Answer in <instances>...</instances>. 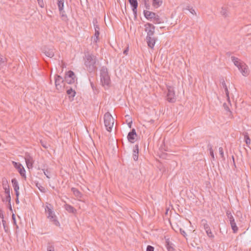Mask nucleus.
Instances as JSON below:
<instances>
[{
	"mask_svg": "<svg viewBox=\"0 0 251 251\" xmlns=\"http://www.w3.org/2000/svg\"><path fill=\"white\" fill-rule=\"evenodd\" d=\"M99 35H100V31H98L96 30V31L95 32V34L94 37L92 38H93V42L94 43H97L99 39Z\"/></svg>",
	"mask_w": 251,
	"mask_h": 251,
	"instance_id": "27",
	"label": "nucleus"
},
{
	"mask_svg": "<svg viewBox=\"0 0 251 251\" xmlns=\"http://www.w3.org/2000/svg\"><path fill=\"white\" fill-rule=\"evenodd\" d=\"M47 251H54V247L53 245H49L47 247Z\"/></svg>",
	"mask_w": 251,
	"mask_h": 251,
	"instance_id": "41",
	"label": "nucleus"
},
{
	"mask_svg": "<svg viewBox=\"0 0 251 251\" xmlns=\"http://www.w3.org/2000/svg\"><path fill=\"white\" fill-rule=\"evenodd\" d=\"M144 14L145 17L148 20L153 19L155 17V15H156L154 12L148 10H144Z\"/></svg>",
	"mask_w": 251,
	"mask_h": 251,
	"instance_id": "19",
	"label": "nucleus"
},
{
	"mask_svg": "<svg viewBox=\"0 0 251 251\" xmlns=\"http://www.w3.org/2000/svg\"><path fill=\"white\" fill-rule=\"evenodd\" d=\"M38 3L39 5L41 7L43 8L44 7V3L43 2V0H37Z\"/></svg>",
	"mask_w": 251,
	"mask_h": 251,
	"instance_id": "42",
	"label": "nucleus"
},
{
	"mask_svg": "<svg viewBox=\"0 0 251 251\" xmlns=\"http://www.w3.org/2000/svg\"><path fill=\"white\" fill-rule=\"evenodd\" d=\"M231 59L234 65L238 68L243 75L247 76L249 75L250 70L249 68L244 62L235 56H231Z\"/></svg>",
	"mask_w": 251,
	"mask_h": 251,
	"instance_id": "1",
	"label": "nucleus"
},
{
	"mask_svg": "<svg viewBox=\"0 0 251 251\" xmlns=\"http://www.w3.org/2000/svg\"><path fill=\"white\" fill-rule=\"evenodd\" d=\"M65 209L69 212L71 213H75L76 212V209L70 204H66L64 205Z\"/></svg>",
	"mask_w": 251,
	"mask_h": 251,
	"instance_id": "21",
	"label": "nucleus"
},
{
	"mask_svg": "<svg viewBox=\"0 0 251 251\" xmlns=\"http://www.w3.org/2000/svg\"><path fill=\"white\" fill-rule=\"evenodd\" d=\"M220 83H221L223 87L225 89L226 88H227L226 84V82H225V81L224 80V79L223 78H221L220 79Z\"/></svg>",
	"mask_w": 251,
	"mask_h": 251,
	"instance_id": "36",
	"label": "nucleus"
},
{
	"mask_svg": "<svg viewBox=\"0 0 251 251\" xmlns=\"http://www.w3.org/2000/svg\"><path fill=\"white\" fill-rule=\"evenodd\" d=\"M6 62V58L2 57L0 56V64H4Z\"/></svg>",
	"mask_w": 251,
	"mask_h": 251,
	"instance_id": "39",
	"label": "nucleus"
},
{
	"mask_svg": "<svg viewBox=\"0 0 251 251\" xmlns=\"http://www.w3.org/2000/svg\"><path fill=\"white\" fill-rule=\"evenodd\" d=\"M93 23H94V28H95V31H96V29H97V30L99 31L100 27H99V25H97V20H94L93 21Z\"/></svg>",
	"mask_w": 251,
	"mask_h": 251,
	"instance_id": "34",
	"label": "nucleus"
},
{
	"mask_svg": "<svg viewBox=\"0 0 251 251\" xmlns=\"http://www.w3.org/2000/svg\"><path fill=\"white\" fill-rule=\"evenodd\" d=\"M64 80L65 83H67V84H74V85H75V82L77 81V79L75 73L72 71H69L66 73Z\"/></svg>",
	"mask_w": 251,
	"mask_h": 251,
	"instance_id": "7",
	"label": "nucleus"
},
{
	"mask_svg": "<svg viewBox=\"0 0 251 251\" xmlns=\"http://www.w3.org/2000/svg\"><path fill=\"white\" fill-rule=\"evenodd\" d=\"M166 247L168 251H174V249L173 248V244L170 242L169 239H166Z\"/></svg>",
	"mask_w": 251,
	"mask_h": 251,
	"instance_id": "22",
	"label": "nucleus"
},
{
	"mask_svg": "<svg viewBox=\"0 0 251 251\" xmlns=\"http://www.w3.org/2000/svg\"><path fill=\"white\" fill-rule=\"evenodd\" d=\"M162 3L161 0H152V5L155 7H158Z\"/></svg>",
	"mask_w": 251,
	"mask_h": 251,
	"instance_id": "28",
	"label": "nucleus"
},
{
	"mask_svg": "<svg viewBox=\"0 0 251 251\" xmlns=\"http://www.w3.org/2000/svg\"><path fill=\"white\" fill-rule=\"evenodd\" d=\"M75 85H74L73 87H71L70 88L66 86L65 88L67 89L66 93L67 95H69L70 99L71 98H72L73 99V98L75 96L76 93L75 89Z\"/></svg>",
	"mask_w": 251,
	"mask_h": 251,
	"instance_id": "17",
	"label": "nucleus"
},
{
	"mask_svg": "<svg viewBox=\"0 0 251 251\" xmlns=\"http://www.w3.org/2000/svg\"><path fill=\"white\" fill-rule=\"evenodd\" d=\"M145 30L147 33L146 37L153 36L154 33L155 26L150 23H147L145 25Z\"/></svg>",
	"mask_w": 251,
	"mask_h": 251,
	"instance_id": "9",
	"label": "nucleus"
},
{
	"mask_svg": "<svg viewBox=\"0 0 251 251\" xmlns=\"http://www.w3.org/2000/svg\"><path fill=\"white\" fill-rule=\"evenodd\" d=\"M202 224L203 225L204 228L206 232L207 235L209 237H214V235H213L210 228L208 225L207 223L206 220L203 219L201 220Z\"/></svg>",
	"mask_w": 251,
	"mask_h": 251,
	"instance_id": "13",
	"label": "nucleus"
},
{
	"mask_svg": "<svg viewBox=\"0 0 251 251\" xmlns=\"http://www.w3.org/2000/svg\"><path fill=\"white\" fill-rule=\"evenodd\" d=\"M226 215L230 222L232 221V220H234V219L230 211H227L226 212Z\"/></svg>",
	"mask_w": 251,
	"mask_h": 251,
	"instance_id": "32",
	"label": "nucleus"
},
{
	"mask_svg": "<svg viewBox=\"0 0 251 251\" xmlns=\"http://www.w3.org/2000/svg\"><path fill=\"white\" fill-rule=\"evenodd\" d=\"M220 154L222 157H224V151L222 147H220L219 149Z\"/></svg>",
	"mask_w": 251,
	"mask_h": 251,
	"instance_id": "45",
	"label": "nucleus"
},
{
	"mask_svg": "<svg viewBox=\"0 0 251 251\" xmlns=\"http://www.w3.org/2000/svg\"><path fill=\"white\" fill-rule=\"evenodd\" d=\"M208 148L210 151V154L211 156V157L214 159V152L213 150L212 149V145L210 144H209L208 145Z\"/></svg>",
	"mask_w": 251,
	"mask_h": 251,
	"instance_id": "30",
	"label": "nucleus"
},
{
	"mask_svg": "<svg viewBox=\"0 0 251 251\" xmlns=\"http://www.w3.org/2000/svg\"><path fill=\"white\" fill-rule=\"evenodd\" d=\"M12 220H13V224L14 225H15L16 226V228H18V225H17V223H16L15 215L14 214H12Z\"/></svg>",
	"mask_w": 251,
	"mask_h": 251,
	"instance_id": "38",
	"label": "nucleus"
},
{
	"mask_svg": "<svg viewBox=\"0 0 251 251\" xmlns=\"http://www.w3.org/2000/svg\"><path fill=\"white\" fill-rule=\"evenodd\" d=\"M5 201H8V203H10V202H11L10 194H8V195H7L6 198H5Z\"/></svg>",
	"mask_w": 251,
	"mask_h": 251,
	"instance_id": "43",
	"label": "nucleus"
},
{
	"mask_svg": "<svg viewBox=\"0 0 251 251\" xmlns=\"http://www.w3.org/2000/svg\"><path fill=\"white\" fill-rule=\"evenodd\" d=\"M232 159H233V160H234V157H233V156H232ZM233 162H234V160H233Z\"/></svg>",
	"mask_w": 251,
	"mask_h": 251,
	"instance_id": "58",
	"label": "nucleus"
},
{
	"mask_svg": "<svg viewBox=\"0 0 251 251\" xmlns=\"http://www.w3.org/2000/svg\"><path fill=\"white\" fill-rule=\"evenodd\" d=\"M43 52L48 57L52 58L54 55V49L53 48L45 47L43 50Z\"/></svg>",
	"mask_w": 251,
	"mask_h": 251,
	"instance_id": "14",
	"label": "nucleus"
},
{
	"mask_svg": "<svg viewBox=\"0 0 251 251\" xmlns=\"http://www.w3.org/2000/svg\"><path fill=\"white\" fill-rule=\"evenodd\" d=\"M139 147L138 145H136L133 151V158L135 161H137L138 158Z\"/></svg>",
	"mask_w": 251,
	"mask_h": 251,
	"instance_id": "20",
	"label": "nucleus"
},
{
	"mask_svg": "<svg viewBox=\"0 0 251 251\" xmlns=\"http://www.w3.org/2000/svg\"><path fill=\"white\" fill-rule=\"evenodd\" d=\"M25 159L26 162L27 167L28 169L32 168L33 167V164L34 160L32 157L28 153H25Z\"/></svg>",
	"mask_w": 251,
	"mask_h": 251,
	"instance_id": "12",
	"label": "nucleus"
},
{
	"mask_svg": "<svg viewBox=\"0 0 251 251\" xmlns=\"http://www.w3.org/2000/svg\"><path fill=\"white\" fill-rule=\"evenodd\" d=\"M72 191L73 192V194L75 195V196L77 197V198L81 197V193L76 188L74 187L72 188Z\"/></svg>",
	"mask_w": 251,
	"mask_h": 251,
	"instance_id": "26",
	"label": "nucleus"
},
{
	"mask_svg": "<svg viewBox=\"0 0 251 251\" xmlns=\"http://www.w3.org/2000/svg\"><path fill=\"white\" fill-rule=\"evenodd\" d=\"M7 180L5 181V183L4 182V181L3 180H2V185H3V186H7L8 185H7Z\"/></svg>",
	"mask_w": 251,
	"mask_h": 251,
	"instance_id": "52",
	"label": "nucleus"
},
{
	"mask_svg": "<svg viewBox=\"0 0 251 251\" xmlns=\"http://www.w3.org/2000/svg\"><path fill=\"white\" fill-rule=\"evenodd\" d=\"M146 41L148 46L152 49L154 47V44L156 42V39L153 36L146 37Z\"/></svg>",
	"mask_w": 251,
	"mask_h": 251,
	"instance_id": "18",
	"label": "nucleus"
},
{
	"mask_svg": "<svg viewBox=\"0 0 251 251\" xmlns=\"http://www.w3.org/2000/svg\"><path fill=\"white\" fill-rule=\"evenodd\" d=\"M100 82L105 88H108L111 84L110 76L106 68L102 67L100 72Z\"/></svg>",
	"mask_w": 251,
	"mask_h": 251,
	"instance_id": "3",
	"label": "nucleus"
},
{
	"mask_svg": "<svg viewBox=\"0 0 251 251\" xmlns=\"http://www.w3.org/2000/svg\"><path fill=\"white\" fill-rule=\"evenodd\" d=\"M55 85L56 90L59 92H62L66 87L64 80L63 79L62 77L59 75H55Z\"/></svg>",
	"mask_w": 251,
	"mask_h": 251,
	"instance_id": "6",
	"label": "nucleus"
},
{
	"mask_svg": "<svg viewBox=\"0 0 251 251\" xmlns=\"http://www.w3.org/2000/svg\"><path fill=\"white\" fill-rule=\"evenodd\" d=\"M14 191L19 190V186L18 182L16 178H13L11 180Z\"/></svg>",
	"mask_w": 251,
	"mask_h": 251,
	"instance_id": "24",
	"label": "nucleus"
},
{
	"mask_svg": "<svg viewBox=\"0 0 251 251\" xmlns=\"http://www.w3.org/2000/svg\"><path fill=\"white\" fill-rule=\"evenodd\" d=\"M15 191V194H16V198H19V190H16V191Z\"/></svg>",
	"mask_w": 251,
	"mask_h": 251,
	"instance_id": "51",
	"label": "nucleus"
},
{
	"mask_svg": "<svg viewBox=\"0 0 251 251\" xmlns=\"http://www.w3.org/2000/svg\"><path fill=\"white\" fill-rule=\"evenodd\" d=\"M128 51V48H126V50H125L124 51L123 53L125 55H127V52Z\"/></svg>",
	"mask_w": 251,
	"mask_h": 251,
	"instance_id": "50",
	"label": "nucleus"
},
{
	"mask_svg": "<svg viewBox=\"0 0 251 251\" xmlns=\"http://www.w3.org/2000/svg\"><path fill=\"white\" fill-rule=\"evenodd\" d=\"M225 91L226 97H227V99L229 100V92H228L227 88H226L225 89Z\"/></svg>",
	"mask_w": 251,
	"mask_h": 251,
	"instance_id": "44",
	"label": "nucleus"
},
{
	"mask_svg": "<svg viewBox=\"0 0 251 251\" xmlns=\"http://www.w3.org/2000/svg\"><path fill=\"white\" fill-rule=\"evenodd\" d=\"M12 164L14 167L17 169L18 172L22 177H25V168L20 163L12 161Z\"/></svg>",
	"mask_w": 251,
	"mask_h": 251,
	"instance_id": "11",
	"label": "nucleus"
},
{
	"mask_svg": "<svg viewBox=\"0 0 251 251\" xmlns=\"http://www.w3.org/2000/svg\"><path fill=\"white\" fill-rule=\"evenodd\" d=\"M146 251H154V248L151 246H148Z\"/></svg>",
	"mask_w": 251,
	"mask_h": 251,
	"instance_id": "46",
	"label": "nucleus"
},
{
	"mask_svg": "<svg viewBox=\"0 0 251 251\" xmlns=\"http://www.w3.org/2000/svg\"><path fill=\"white\" fill-rule=\"evenodd\" d=\"M168 92L167 94V100L169 102H175L176 100V97L174 87L172 86L167 87Z\"/></svg>",
	"mask_w": 251,
	"mask_h": 251,
	"instance_id": "8",
	"label": "nucleus"
},
{
	"mask_svg": "<svg viewBox=\"0 0 251 251\" xmlns=\"http://www.w3.org/2000/svg\"><path fill=\"white\" fill-rule=\"evenodd\" d=\"M245 141L247 145H249L251 143V140L248 135L245 136Z\"/></svg>",
	"mask_w": 251,
	"mask_h": 251,
	"instance_id": "35",
	"label": "nucleus"
},
{
	"mask_svg": "<svg viewBox=\"0 0 251 251\" xmlns=\"http://www.w3.org/2000/svg\"><path fill=\"white\" fill-rule=\"evenodd\" d=\"M1 216L3 218V215H2L1 216H0L1 217Z\"/></svg>",
	"mask_w": 251,
	"mask_h": 251,
	"instance_id": "59",
	"label": "nucleus"
},
{
	"mask_svg": "<svg viewBox=\"0 0 251 251\" xmlns=\"http://www.w3.org/2000/svg\"><path fill=\"white\" fill-rule=\"evenodd\" d=\"M180 232L184 237H186V236H187V234L186 233L185 231L181 228H180Z\"/></svg>",
	"mask_w": 251,
	"mask_h": 251,
	"instance_id": "47",
	"label": "nucleus"
},
{
	"mask_svg": "<svg viewBox=\"0 0 251 251\" xmlns=\"http://www.w3.org/2000/svg\"><path fill=\"white\" fill-rule=\"evenodd\" d=\"M142 0L143 1L146 8L148 9L150 6V4H149L150 0Z\"/></svg>",
	"mask_w": 251,
	"mask_h": 251,
	"instance_id": "40",
	"label": "nucleus"
},
{
	"mask_svg": "<svg viewBox=\"0 0 251 251\" xmlns=\"http://www.w3.org/2000/svg\"><path fill=\"white\" fill-rule=\"evenodd\" d=\"M104 126L106 130L111 132L114 124V119L108 112L105 113L103 117Z\"/></svg>",
	"mask_w": 251,
	"mask_h": 251,
	"instance_id": "4",
	"label": "nucleus"
},
{
	"mask_svg": "<svg viewBox=\"0 0 251 251\" xmlns=\"http://www.w3.org/2000/svg\"><path fill=\"white\" fill-rule=\"evenodd\" d=\"M132 123V121H131L130 122H129V123L128 124V126H129L130 128H131Z\"/></svg>",
	"mask_w": 251,
	"mask_h": 251,
	"instance_id": "57",
	"label": "nucleus"
},
{
	"mask_svg": "<svg viewBox=\"0 0 251 251\" xmlns=\"http://www.w3.org/2000/svg\"><path fill=\"white\" fill-rule=\"evenodd\" d=\"M41 145L42 146L45 148V149H47L48 148V146L47 145V144L46 143H45L43 141H41Z\"/></svg>",
	"mask_w": 251,
	"mask_h": 251,
	"instance_id": "49",
	"label": "nucleus"
},
{
	"mask_svg": "<svg viewBox=\"0 0 251 251\" xmlns=\"http://www.w3.org/2000/svg\"><path fill=\"white\" fill-rule=\"evenodd\" d=\"M2 223L3 226V228L4 229V231L6 232H8L9 230L8 226L6 225V221L4 220H2Z\"/></svg>",
	"mask_w": 251,
	"mask_h": 251,
	"instance_id": "31",
	"label": "nucleus"
},
{
	"mask_svg": "<svg viewBox=\"0 0 251 251\" xmlns=\"http://www.w3.org/2000/svg\"><path fill=\"white\" fill-rule=\"evenodd\" d=\"M153 23L154 24H159L161 23V20L159 16L157 15H155V17L153 19Z\"/></svg>",
	"mask_w": 251,
	"mask_h": 251,
	"instance_id": "29",
	"label": "nucleus"
},
{
	"mask_svg": "<svg viewBox=\"0 0 251 251\" xmlns=\"http://www.w3.org/2000/svg\"><path fill=\"white\" fill-rule=\"evenodd\" d=\"M15 201H16V203L17 204H19V198H16Z\"/></svg>",
	"mask_w": 251,
	"mask_h": 251,
	"instance_id": "55",
	"label": "nucleus"
},
{
	"mask_svg": "<svg viewBox=\"0 0 251 251\" xmlns=\"http://www.w3.org/2000/svg\"><path fill=\"white\" fill-rule=\"evenodd\" d=\"M137 134L134 128H133L127 135V139L130 143H133L135 141Z\"/></svg>",
	"mask_w": 251,
	"mask_h": 251,
	"instance_id": "16",
	"label": "nucleus"
},
{
	"mask_svg": "<svg viewBox=\"0 0 251 251\" xmlns=\"http://www.w3.org/2000/svg\"><path fill=\"white\" fill-rule=\"evenodd\" d=\"M45 211L48 218L53 222L55 225L57 226L59 224V222L56 219V217L52 210L51 204H48L46 206Z\"/></svg>",
	"mask_w": 251,
	"mask_h": 251,
	"instance_id": "5",
	"label": "nucleus"
},
{
	"mask_svg": "<svg viewBox=\"0 0 251 251\" xmlns=\"http://www.w3.org/2000/svg\"><path fill=\"white\" fill-rule=\"evenodd\" d=\"M191 7L190 6H187L185 8V9L189 11V9H191Z\"/></svg>",
	"mask_w": 251,
	"mask_h": 251,
	"instance_id": "56",
	"label": "nucleus"
},
{
	"mask_svg": "<svg viewBox=\"0 0 251 251\" xmlns=\"http://www.w3.org/2000/svg\"><path fill=\"white\" fill-rule=\"evenodd\" d=\"M230 224L233 233H236L238 230V228L236 226L235 220H232V221H230Z\"/></svg>",
	"mask_w": 251,
	"mask_h": 251,
	"instance_id": "23",
	"label": "nucleus"
},
{
	"mask_svg": "<svg viewBox=\"0 0 251 251\" xmlns=\"http://www.w3.org/2000/svg\"><path fill=\"white\" fill-rule=\"evenodd\" d=\"M221 14L224 17H227L228 15V11L227 10V8L223 7L221 8V10L220 11Z\"/></svg>",
	"mask_w": 251,
	"mask_h": 251,
	"instance_id": "25",
	"label": "nucleus"
},
{
	"mask_svg": "<svg viewBox=\"0 0 251 251\" xmlns=\"http://www.w3.org/2000/svg\"><path fill=\"white\" fill-rule=\"evenodd\" d=\"M39 190L41 191V192H45V188L43 187H41V188H39Z\"/></svg>",
	"mask_w": 251,
	"mask_h": 251,
	"instance_id": "54",
	"label": "nucleus"
},
{
	"mask_svg": "<svg viewBox=\"0 0 251 251\" xmlns=\"http://www.w3.org/2000/svg\"><path fill=\"white\" fill-rule=\"evenodd\" d=\"M189 12L193 15H196V13L195 10L192 7L189 9Z\"/></svg>",
	"mask_w": 251,
	"mask_h": 251,
	"instance_id": "48",
	"label": "nucleus"
},
{
	"mask_svg": "<svg viewBox=\"0 0 251 251\" xmlns=\"http://www.w3.org/2000/svg\"><path fill=\"white\" fill-rule=\"evenodd\" d=\"M43 171L44 175L47 176V178H50V171L48 169L43 170Z\"/></svg>",
	"mask_w": 251,
	"mask_h": 251,
	"instance_id": "33",
	"label": "nucleus"
},
{
	"mask_svg": "<svg viewBox=\"0 0 251 251\" xmlns=\"http://www.w3.org/2000/svg\"><path fill=\"white\" fill-rule=\"evenodd\" d=\"M85 65L87 70L89 72L95 71L97 69L96 57L92 54H88L86 55L85 60Z\"/></svg>",
	"mask_w": 251,
	"mask_h": 251,
	"instance_id": "2",
	"label": "nucleus"
},
{
	"mask_svg": "<svg viewBox=\"0 0 251 251\" xmlns=\"http://www.w3.org/2000/svg\"><path fill=\"white\" fill-rule=\"evenodd\" d=\"M8 208L9 209V210L10 211H12V206H11V202L10 203H8Z\"/></svg>",
	"mask_w": 251,
	"mask_h": 251,
	"instance_id": "53",
	"label": "nucleus"
},
{
	"mask_svg": "<svg viewBox=\"0 0 251 251\" xmlns=\"http://www.w3.org/2000/svg\"><path fill=\"white\" fill-rule=\"evenodd\" d=\"M128 1L132 7L133 13L134 15L135 18L137 17V8L138 7V2L137 0H128Z\"/></svg>",
	"mask_w": 251,
	"mask_h": 251,
	"instance_id": "15",
	"label": "nucleus"
},
{
	"mask_svg": "<svg viewBox=\"0 0 251 251\" xmlns=\"http://www.w3.org/2000/svg\"><path fill=\"white\" fill-rule=\"evenodd\" d=\"M3 189H4L5 193L6 195H8V194H10V189L9 185H7V186H3Z\"/></svg>",
	"mask_w": 251,
	"mask_h": 251,
	"instance_id": "37",
	"label": "nucleus"
},
{
	"mask_svg": "<svg viewBox=\"0 0 251 251\" xmlns=\"http://www.w3.org/2000/svg\"><path fill=\"white\" fill-rule=\"evenodd\" d=\"M64 0H57V5L60 12V14L63 20H65L67 17L63 10Z\"/></svg>",
	"mask_w": 251,
	"mask_h": 251,
	"instance_id": "10",
	"label": "nucleus"
}]
</instances>
